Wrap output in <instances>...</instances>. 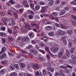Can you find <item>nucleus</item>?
Returning <instances> with one entry per match:
<instances>
[{
  "instance_id": "obj_15",
  "label": "nucleus",
  "mask_w": 76,
  "mask_h": 76,
  "mask_svg": "<svg viewBox=\"0 0 76 76\" xmlns=\"http://www.w3.org/2000/svg\"><path fill=\"white\" fill-rule=\"evenodd\" d=\"M23 75L24 76H32V74H28V72H25V73H24Z\"/></svg>"
},
{
  "instance_id": "obj_39",
  "label": "nucleus",
  "mask_w": 76,
  "mask_h": 76,
  "mask_svg": "<svg viewBox=\"0 0 76 76\" xmlns=\"http://www.w3.org/2000/svg\"><path fill=\"white\" fill-rule=\"evenodd\" d=\"M9 2V3H10L12 4H14L15 3L13 0H10Z\"/></svg>"
},
{
  "instance_id": "obj_25",
  "label": "nucleus",
  "mask_w": 76,
  "mask_h": 76,
  "mask_svg": "<svg viewBox=\"0 0 76 76\" xmlns=\"http://www.w3.org/2000/svg\"><path fill=\"white\" fill-rule=\"evenodd\" d=\"M22 4L23 5V6H25L26 5V4H28V2H27V1L26 0H24L23 1Z\"/></svg>"
},
{
  "instance_id": "obj_50",
  "label": "nucleus",
  "mask_w": 76,
  "mask_h": 76,
  "mask_svg": "<svg viewBox=\"0 0 76 76\" xmlns=\"http://www.w3.org/2000/svg\"><path fill=\"white\" fill-rule=\"evenodd\" d=\"M55 26H56V27H58V28H60V25L57 23H54Z\"/></svg>"
},
{
  "instance_id": "obj_58",
  "label": "nucleus",
  "mask_w": 76,
  "mask_h": 76,
  "mask_svg": "<svg viewBox=\"0 0 76 76\" xmlns=\"http://www.w3.org/2000/svg\"><path fill=\"white\" fill-rule=\"evenodd\" d=\"M39 72L38 71H36L35 72V74L36 76H39Z\"/></svg>"
},
{
  "instance_id": "obj_6",
  "label": "nucleus",
  "mask_w": 76,
  "mask_h": 76,
  "mask_svg": "<svg viewBox=\"0 0 76 76\" xmlns=\"http://www.w3.org/2000/svg\"><path fill=\"white\" fill-rule=\"evenodd\" d=\"M39 64H34L33 65L32 67L34 70H36L37 69H39Z\"/></svg>"
},
{
  "instance_id": "obj_8",
  "label": "nucleus",
  "mask_w": 76,
  "mask_h": 76,
  "mask_svg": "<svg viewBox=\"0 0 76 76\" xmlns=\"http://www.w3.org/2000/svg\"><path fill=\"white\" fill-rule=\"evenodd\" d=\"M37 60L41 63H42L43 61H45V60L42 57H39L37 58Z\"/></svg>"
},
{
  "instance_id": "obj_54",
  "label": "nucleus",
  "mask_w": 76,
  "mask_h": 76,
  "mask_svg": "<svg viewBox=\"0 0 76 76\" xmlns=\"http://www.w3.org/2000/svg\"><path fill=\"white\" fill-rule=\"evenodd\" d=\"M47 28L49 30H51V29H52V27H51V26H48Z\"/></svg>"
},
{
  "instance_id": "obj_20",
  "label": "nucleus",
  "mask_w": 76,
  "mask_h": 76,
  "mask_svg": "<svg viewBox=\"0 0 76 76\" xmlns=\"http://www.w3.org/2000/svg\"><path fill=\"white\" fill-rule=\"evenodd\" d=\"M20 67L21 68H25V64L23 63H20Z\"/></svg>"
},
{
  "instance_id": "obj_17",
  "label": "nucleus",
  "mask_w": 76,
  "mask_h": 76,
  "mask_svg": "<svg viewBox=\"0 0 76 76\" xmlns=\"http://www.w3.org/2000/svg\"><path fill=\"white\" fill-rule=\"evenodd\" d=\"M61 28L62 29H66V28H67V27L66 26H65L64 25L61 24H60Z\"/></svg>"
},
{
  "instance_id": "obj_61",
  "label": "nucleus",
  "mask_w": 76,
  "mask_h": 76,
  "mask_svg": "<svg viewBox=\"0 0 76 76\" xmlns=\"http://www.w3.org/2000/svg\"><path fill=\"white\" fill-rule=\"evenodd\" d=\"M71 4L75 5H76V0L71 2Z\"/></svg>"
},
{
  "instance_id": "obj_1",
  "label": "nucleus",
  "mask_w": 76,
  "mask_h": 76,
  "mask_svg": "<svg viewBox=\"0 0 76 76\" xmlns=\"http://www.w3.org/2000/svg\"><path fill=\"white\" fill-rule=\"evenodd\" d=\"M24 25L25 26V28H21V32H25L26 31V29L28 30H31V28H29L31 27V26L28 23H24Z\"/></svg>"
},
{
  "instance_id": "obj_41",
  "label": "nucleus",
  "mask_w": 76,
  "mask_h": 76,
  "mask_svg": "<svg viewBox=\"0 0 76 76\" xmlns=\"http://www.w3.org/2000/svg\"><path fill=\"white\" fill-rule=\"evenodd\" d=\"M4 72H5V70L4 69H2L1 70V75H3L4 73Z\"/></svg>"
},
{
  "instance_id": "obj_36",
  "label": "nucleus",
  "mask_w": 76,
  "mask_h": 76,
  "mask_svg": "<svg viewBox=\"0 0 76 76\" xmlns=\"http://www.w3.org/2000/svg\"><path fill=\"white\" fill-rule=\"evenodd\" d=\"M26 68L27 69H28V70H29V71H31V67L29 65H27L26 66Z\"/></svg>"
},
{
  "instance_id": "obj_7",
  "label": "nucleus",
  "mask_w": 76,
  "mask_h": 76,
  "mask_svg": "<svg viewBox=\"0 0 76 76\" xmlns=\"http://www.w3.org/2000/svg\"><path fill=\"white\" fill-rule=\"evenodd\" d=\"M2 20L5 25H7V22H8V21L9 22V19L7 18H2Z\"/></svg>"
},
{
  "instance_id": "obj_16",
  "label": "nucleus",
  "mask_w": 76,
  "mask_h": 76,
  "mask_svg": "<svg viewBox=\"0 0 76 76\" xmlns=\"http://www.w3.org/2000/svg\"><path fill=\"white\" fill-rule=\"evenodd\" d=\"M6 51V48L5 47L2 48L1 51L0 52V54H3V53H4V51Z\"/></svg>"
},
{
  "instance_id": "obj_31",
  "label": "nucleus",
  "mask_w": 76,
  "mask_h": 76,
  "mask_svg": "<svg viewBox=\"0 0 76 76\" xmlns=\"http://www.w3.org/2000/svg\"><path fill=\"white\" fill-rule=\"evenodd\" d=\"M13 16L16 18H18V15L17 13L14 12L13 14Z\"/></svg>"
},
{
  "instance_id": "obj_57",
  "label": "nucleus",
  "mask_w": 76,
  "mask_h": 76,
  "mask_svg": "<svg viewBox=\"0 0 76 76\" xmlns=\"http://www.w3.org/2000/svg\"><path fill=\"white\" fill-rule=\"evenodd\" d=\"M71 57L72 59H73V60H74L76 58V56H75V55H72L71 56Z\"/></svg>"
},
{
  "instance_id": "obj_55",
  "label": "nucleus",
  "mask_w": 76,
  "mask_h": 76,
  "mask_svg": "<svg viewBox=\"0 0 76 76\" xmlns=\"http://www.w3.org/2000/svg\"><path fill=\"white\" fill-rule=\"evenodd\" d=\"M69 47H72V43L70 42H69Z\"/></svg>"
},
{
  "instance_id": "obj_23",
  "label": "nucleus",
  "mask_w": 76,
  "mask_h": 76,
  "mask_svg": "<svg viewBox=\"0 0 76 76\" xmlns=\"http://www.w3.org/2000/svg\"><path fill=\"white\" fill-rule=\"evenodd\" d=\"M6 57V54L5 53H4L3 55L2 56H0V59H2V58H4Z\"/></svg>"
},
{
  "instance_id": "obj_29",
  "label": "nucleus",
  "mask_w": 76,
  "mask_h": 76,
  "mask_svg": "<svg viewBox=\"0 0 76 76\" xmlns=\"http://www.w3.org/2000/svg\"><path fill=\"white\" fill-rule=\"evenodd\" d=\"M1 63L3 64H7L8 63V61H2Z\"/></svg>"
},
{
  "instance_id": "obj_53",
  "label": "nucleus",
  "mask_w": 76,
  "mask_h": 76,
  "mask_svg": "<svg viewBox=\"0 0 76 76\" xmlns=\"http://www.w3.org/2000/svg\"><path fill=\"white\" fill-rule=\"evenodd\" d=\"M32 47H33V46H32V45H30L27 47V49H30V48H32Z\"/></svg>"
},
{
  "instance_id": "obj_32",
  "label": "nucleus",
  "mask_w": 76,
  "mask_h": 76,
  "mask_svg": "<svg viewBox=\"0 0 76 76\" xmlns=\"http://www.w3.org/2000/svg\"><path fill=\"white\" fill-rule=\"evenodd\" d=\"M2 42V44H6V39L4 38H2L1 39Z\"/></svg>"
},
{
  "instance_id": "obj_27",
  "label": "nucleus",
  "mask_w": 76,
  "mask_h": 76,
  "mask_svg": "<svg viewBox=\"0 0 76 76\" xmlns=\"http://www.w3.org/2000/svg\"><path fill=\"white\" fill-rule=\"evenodd\" d=\"M17 75H18L17 73L13 72L11 74L10 76H16Z\"/></svg>"
},
{
  "instance_id": "obj_30",
  "label": "nucleus",
  "mask_w": 76,
  "mask_h": 76,
  "mask_svg": "<svg viewBox=\"0 0 76 76\" xmlns=\"http://www.w3.org/2000/svg\"><path fill=\"white\" fill-rule=\"evenodd\" d=\"M54 3V1L53 0H51L49 2V6H52Z\"/></svg>"
},
{
  "instance_id": "obj_56",
  "label": "nucleus",
  "mask_w": 76,
  "mask_h": 76,
  "mask_svg": "<svg viewBox=\"0 0 76 76\" xmlns=\"http://www.w3.org/2000/svg\"><path fill=\"white\" fill-rule=\"evenodd\" d=\"M52 14V15H53V16H57V14L56 12H53Z\"/></svg>"
},
{
  "instance_id": "obj_64",
  "label": "nucleus",
  "mask_w": 76,
  "mask_h": 76,
  "mask_svg": "<svg viewBox=\"0 0 76 76\" xmlns=\"http://www.w3.org/2000/svg\"><path fill=\"white\" fill-rule=\"evenodd\" d=\"M39 4L41 5H45V3L43 2L40 1Z\"/></svg>"
},
{
  "instance_id": "obj_11",
  "label": "nucleus",
  "mask_w": 76,
  "mask_h": 76,
  "mask_svg": "<svg viewBox=\"0 0 76 76\" xmlns=\"http://www.w3.org/2000/svg\"><path fill=\"white\" fill-rule=\"evenodd\" d=\"M27 13L28 14L31 15H35V12L31 10H28Z\"/></svg>"
},
{
  "instance_id": "obj_51",
  "label": "nucleus",
  "mask_w": 76,
  "mask_h": 76,
  "mask_svg": "<svg viewBox=\"0 0 76 76\" xmlns=\"http://www.w3.org/2000/svg\"><path fill=\"white\" fill-rule=\"evenodd\" d=\"M39 51H40V52H41L42 53V54H45V51H44V50H41V49H39L38 50Z\"/></svg>"
},
{
  "instance_id": "obj_52",
  "label": "nucleus",
  "mask_w": 76,
  "mask_h": 76,
  "mask_svg": "<svg viewBox=\"0 0 76 76\" xmlns=\"http://www.w3.org/2000/svg\"><path fill=\"white\" fill-rule=\"evenodd\" d=\"M72 24L74 26H76V20H75L72 21Z\"/></svg>"
},
{
  "instance_id": "obj_14",
  "label": "nucleus",
  "mask_w": 76,
  "mask_h": 76,
  "mask_svg": "<svg viewBox=\"0 0 76 76\" xmlns=\"http://www.w3.org/2000/svg\"><path fill=\"white\" fill-rule=\"evenodd\" d=\"M0 35L3 37H7V35L4 32H1L0 33Z\"/></svg>"
},
{
  "instance_id": "obj_4",
  "label": "nucleus",
  "mask_w": 76,
  "mask_h": 76,
  "mask_svg": "<svg viewBox=\"0 0 76 76\" xmlns=\"http://www.w3.org/2000/svg\"><path fill=\"white\" fill-rule=\"evenodd\" d=\"M56 34L57 35H60L61 36H63L65 34V32L63 30H58L56 33Z\"/></svg>"
},
{
  "instance_id": "obj_42",
  "label": "nucleus",
  "mask_w": 76,
  "mask_h": 76,
  "mask_svg": "<svg viewBox=\"0 0 76 76\" xmlns=\"http://www.w3.org/2000/svg\"><path fill=\"white\" fill-rule=\"evenodd\" d=\"M46 58H48V59L49 60H50L51 58V57H50V55H49V54H47L46 56Z\"/></svg>"
},
{
  "instance_id": "obj_28",
  "label": "nucleus",
  "mask_w": 76,
  "mask_h": 76,
  "mask_svg": "<svg viewBox=\"0 0 76 76\" xmlns=\"http://www.w3.org/2000/svg\"><path fill=\"white\" fill-rule=\"evenodd\" d=\"M40 9V6L38 5H37L35 7V9L36 10H39V9Z\"/></svg>"
},
{
  "instance_id": "obj_40",
  "label": "nucleus",
  "mask_w": 76,
  "mask_h": 76,
  "mask_svg": "<svg viewBox=\"0 0 76 76\" xmlns=\"http://www.w3.org/2000/svg\"><path fill=\"white\" fill-rule=\"evenodd\" d=\"M15 6L16 8L18 9V8H19L20 7V5L19 4H16L15 5Z\"/></svg>"
},
{
  "instance_id": "obj_43",
  "label": "nucleus",
  "mask_w": 76,
  "mask_h": 76,
  "mask_svg": "<svg viewBox=\"0 0 76 76\" xmlns=\"http://www.w3.org/2000/svg\"><path fill=\"white\" fill-rule=\"evenodd\" d=\"M0 29L2 31H5L6 30V27H0Z\"/></svg>"
},
{
  "instance_id": "obj_47",
  "label": "nucleus",
  "mask_w": 76,
  "mask_h": 76,
  "mask_svg": "<svg viewBox=\"0 0 76 76\" xmlns=\"http://www.w3.org/2000/svg\"><path fill=\"white\" fill-rule=\"evenodd\" d=\"M75 51V48H72L70 50V53L73 54V52Z\"/></svg>"
},
{
  "instance_id": "obj_49",
  "label": "nucleus",
  "mask_w": 76,
  "mask_h": 76,
  "mask_svg": "<svg viewBox=\"0 0 76 76\" xmlns=\"http://www.w3.org/2000/svg\"><path fill=\"white\" fill-rule=\"evenodd\" d=\"M39 46L41 47H43L44 46H45V44L43 43L42 42H40L39 44Z\"/></svg>"
},
{
  "instance_id": "obj_18",
  "label": "nucleus",
  "mask_w": 76,
  "mask_h": 76,
  "mask_svg": "<svg viewBox=\"0 0 76 76\" xmlns=\"http://www.w3.org/2000/svg\"><path fill=\"white\" fill-rule=\"evenodd\" d=\"M28 35L30 38H33L34 36V34L32 32L28 34Z\"/></svg>"
},
{
  "instance_id": "obj_19",
  "label": "nucleus",
  "mask_w": 76,
  "mask_h": 76,
  "mask_svg": "<svg viewBox=\"0 0 76 76\" xmlns=\"http://www.w3.org/2000/svg\"><path fill=\"white\" fill-rule=\"evenodd\" d=\"M48 35L50 37H54V33L53 32H50L48 33Z\"/></svg>"
},
{
  "instance_id": "obj_48",
  "label": "nucleus",
  "mask_w": 76,
  "mask_h": 76,
  "mask_svg": "<svg viewBox=\"0 0 76 76\" xmlns=\"http://www.w3.org/2000/svg\"><path fill=\"white\" fill-rule=\"evenodd\" d=\"M20 51L21 53H23V54H24L25 53L26 54L28 53L27 52L23 50H22V49H21L20 50Z\"/></svg>"
},
{
  "instance_id": "obj_37",
  "label": "nucleus",
  "mask_w": 76,
  "mask_h": 76,
  "mask_svg": "<svg viewBox=\"0 0 76 76\" xmlns=\"http://www.w3.org/2000/svg\"><path fill=\"white\" fill-rule=\"evenodd\" d=\"M10 69H11L12 70H15V68H14V66L12 65H11L10 66Z\"/></svg>"
},
{
  "instance_id": "obj_62",
  "label": "nucleus",
  "mask_w": 76,
  "mask_h": 76,
  "mask_svg": "<svg viewBox=\"0 0 76 76\" xmlns=\"http://www.w3.org/2000/svg\"><path fill=\"white\" fill-rule=\"evenodd\" d=\"M59 75L61 76H66L64 74L61 72H60Z\"/></svg>"
},
{
  "instance_id": "obj_12",
  "label": "nucleus",
  "mask_w": 76,
  "mask_h": 76,
  "mask_svg": "<svg viewBox=\"0 0 76 76\" xmlns=\"http://www.w3.org/2000/svg\"><path fill=\"white\" fill-rule=\"evenodd\" d=\"M46 11H47V9L46 8V7H42V10H41V12H42V13H45Z\"/></svg>"
},
{
  "instance_id": "obj_9",
  "label": "nucleus",
  "mask_w": 76,
  "mask_h": 76,
  "mask_svg": "<svg viewBox=\"0 0 76 76\" xmlns=\"http://www.w3.org/2000/svg\"><path fill=\"white\" fill-rule=\"evenodd\" d=\"M64 52V51H63V50H60L58 53V57H61L62 56Z\"/></svg>"
},
{
  "instance_id": "obj_26",
  "label": "nucleus",
  "mask_w": 76,
  "mask_h": 76,
  "mask_svg": "<svg viewBox=\"0 0 76 76\" xmlns=\"http://www.w3.org/2000/svg\"><path fill=\"white\" fill-rule=\"evenodd\" d=\"M48 71L51 72H53L54 71V69L53 68H48Z\"/></svg>"
},
{
  "instance_id": "obj_21",
  "label": "nucleus",
  "mask_w": 76,
  "mask_h": 76,
  "mask_svg": "<svg viewBox=\"0 0 76 76\" xmlns=\"http://www.w3.org/2000/svg\"><path fill=\"white\" fill-rule=\"evenodd\" d=\"M30 51L31 53H33L34 54H37V51L35 49H31L30 50Z\"/></svg>"
},
{
  "instance_id": "obj_22",
  "label": "nucleus",
  "mask_w": 76,
  "mask_h": 76,
  "mask_svg": "<svg viewBox=\"0 0 76 76\" xmlns=\"http://www.w3.org/2000/svg\"><path fill=\"white\" fill-rule=\"evenodd\" d=\"M69 62L71 63H72V64H75V65H76V62L74 60H70L69 61Z\"/></svg>"
},
{
  "instance_id": "obj_45",
  "label": "nucleus",
  "mask_w": 76,
  "mask_h": 76,
  "mask_svg": "<svg viewBox=\"0 0 76 76\" xmlns=\"http://www.w3.org/2000/svg\"><path fill=\"white\" fill-rule=\"evenodd\" d=\"M12 28H8V31L9 33H12Z\"/></svg>"
},
{
  "instance_id": "obj_44",
  "label": "nucleus",
  "mask_w": 76,
  "mask_h": 76,
  "mask_svg": "<svg viewBox=\"0 0 76 76\" xmlns=\"http://www.w3.org/2000/svg\"><path fill=\"white\" fill-rule=\"evenodd\" d=\"M31 25L32 26H37V24L33 22H31Z\"/></svg>"
},
{
  "instance_id": "obj_2",
  "label": "nucleus",
  "mask_w": 76,
  "mask_h": 76,
  "mask_svg": "<svg viewBox=\"0 0 76 76\" xmlns=\"http://www.w3.org/2000/svg\"><path fill=\"white\" fill-rule=\"evenodd\" d=\"M9 21V25L10 26H13L15 25V22L13 18H10Z\"/></svg>"
},
{
  "instance_id": "obj_13",
  "label": "nucleus",
  "mask_w": 76,
  "mask_h": 76,
  "mask_svg": "<svg viewBox=\"0 0 76 76\" xmlns=\"http://www.w3.org/2000/svg\"><path fill=\"white\" fill-rule=\"evenodd\" d=\"M45 51L46 52H48V54H51V52L50 51V49H49V47L46 46L45 48Z\"/></svg>"
},
{
  "instance_id": "obj_10",
  "label": "nucleus",
  "mask_w": 76,
  "mask_h": 76,
  "mask_svg": "<svg viewBox=\"0 0 76 76\" xmlns=\"http://www.w3.org/2000/svg\"><path fill=\"white\" fill-rule=\"evenodd\" d=\"M66 33L69 35H72L73 34V31L72 30H67L66 31Z\"/></svg>"
},
{
  "instance_id": "obj_60",
  "label": "nucleus",
  "mask_w": 76,
  "mask_h": 76,
  "mask_svg": "<svg viewBox=\"0 0 76 76\" xmlns=\"http://www.w3.org/2000/svg\"><path fill=\"white\" fill-rule=\"evenodd\" d=\"M28 17L29 18V19H32V18H34V16H33L30 15H28Z\"/></svg>"
},
{
  "instance_id": "obj_3",
  "label": "nucleus",
  "mask_w": 76,
  "mask_h": 76,
  "mask_svg": "<svg viewBox=\"0 0 76 76\" xmlns=\"http://www.w3.org/2000/svg\"><path fill=\"white\" fill-rule=\"evenodd\" d=\"M59 48L57 47H51L50 48L51 50L53 53L57 52L59 50Z\"/></svg>"
},
{
  "instance_id": "obj_35",
  "label": "nucleus",
  "mask_w": 76,
  "mask_h": 76,
  "mask_svg": "<svg viewBox=\"0 0 76 76\" xmlns=\"http://www.w3.org/2000/svg\"><path fill=\"white\" fill-rule=\"evenodd\" d=\"M71 17L72 19H74V20H76V16L74 15H71Z\"/></svg>"
},
{
  "instance_id": "obj_24",
  "label": "nucleus",
  "mask_w": 76,
  "mask_h": 76,
  "mask_svg": "<svg viewBox=\"0 0 76 76\" xmlns=\"http://www.w3.org/2000/svg\"><path fill=\"white\" fill-rule=\"evenodd\" d=\"M22 39H23V41L26 42V41H28L29 39L28 37H24L22 38Z\"/></svg>"
},
{
  "instance_id": "obj_63",
  "label": "nucleus",
  "mask_w": 76,
  "mask_h": 76,
  "mask_svg": "<svg viewBox=\"0 0 76 76\" xmlns=\"http://www.w3.org/2000/svg\"><path fill=\"white\" fill-rule=\"evenodd\" d=\"M44 64L45 66H47L48 67H50V64L48 63H44Z\"/></svg>"
},
{
  "instance_id": "obj_38",
  "label": "nucleus",
  "mask_w": 76,
  "mask_h": 76,
  "mask_svg": "<svg viewBox=\"0 0 76 76\" xmlns=\"http://www.w3.org/2000/svg\"><path fill=\"white\" fill-rule=\"evenodd\" d=\"M66 54L67 56H70V52H69V51H68V50H66Z\"/></svg>"
},
{
  "instance_id": "obj_34",
  "label": "nucleus",
  "mask_w": 76,
  "mask_h": 76,
  "mask_svg": "<svg viewBox=\"0 0 76 76\" xmlns=\"http://www.w3.org/2000/svg\"><path fill=\"white\" fill-rule=\"evenodd\" d=\"M65 13V11L64 10H62L60 13V15H64Z\"/></svg>"
},
{
  "instance_id": "obj_33",
  "label": "nucleus",
  "mask_w": 76,
  "mask_h": 76,
  "mask_svg": "<svg viewBox=\"0 0 76 76\" xmlns=\"http://www.w3.org/2000/svg\"><path fill=\"white\" fill-rule=\"evenodd\" d=\"M0 14L2 16H4L5 15V12H0Z\"/></svg>"
},
{
  "instance_id": "obj_5",
  "label": "nucleus",
  "mask_w": 76,
  "mask_h": 76,
  "mask_svg": "<svg viewBox=\"0 0 76 76\" xmlns=\"http://www.w3.org/2000/svg\"><path fill=\"white\" fill-rule=\"evenodd\" d=\"M67 37L66 36H64L61 37V40L63 42V43L64 44V45H67V40L66 39Z\"/></svg>"
},
{
  "instance_id": "obj_59",
  "label": "nucleus",
  "mask_w": 76,
  "mask_h": 76,
  "mask_svg": "<svg viewBox=\"0 0 76 76\" xmlns=\"http://www.w3.org/2000/svg\"><path fill=\"white\" fill-rule=\"evenodd\" d=\"M42 72L43 75H46V71L45 69H43L42 70Z\"/></svg>"
},
{
  "instance_id": "obj_46",
  "label": "nucleus",
  "mask_w": 76,
  "mask_h": 76,
  "mask_svg": "<svg viewBox=\"0 0 76 76\" xmlns=\"http://www.w3.org/2000/svg\"><path fill=\"white\" fill-rule=\"evenodd\" d=\"M14 66L16 69H19V67L18 65L17 64H15Z\"/></svg>"
}]
</instances>
